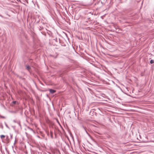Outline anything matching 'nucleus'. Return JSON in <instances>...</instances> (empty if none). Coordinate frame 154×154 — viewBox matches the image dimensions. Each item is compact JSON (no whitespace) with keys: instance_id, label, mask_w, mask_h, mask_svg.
Wrapping results in <instances>:
<instances>
[{"instance_id":"7ed1b4c3","label":"nucleus","mask_w":154,"mask_h":154,"mask_svg":"<svg viewBox=\"0 0 154 154\" xmlns=\"http://www.w3.org/2000/svg\"><path fill=\"white\" fill-rule=\"evenodd\" d=\"M150 63L151 64L154 63V61L152 60H151L150 61Z\"/></svg>"},{"instance_id":"20e7f679","label":"nucleus","mask_w":154,"mask_h":154,"mask_svg":"<svg viewBox=\"0 0 154 154\" xmlns=\"http://www.w3.org/2000/svg\"><path fill=\"white\" fill-rule=\"evenodd\" d=\"M26 68H27V69L28 70H29L30 69V67L29 66H26Z\"/></svg>"},{"instance_id":"f257e3e1","label":"nucleus","mask_w":154,"mask_h":154,"mask_svg":"<svg viewBox=\"0 0 154 154\" xmlns=\"http://www.w3.org/2000/svg\"><path fill=\"white\" fill-rule=\"evenodd\" d=\"M49 91L51 94H53L56 92V91L52 89H49Z\"/></svg>"},{"instance_id":"39448f33","label":"nucleus","mask_w":154,"mask_h":154,"mask_svg":"<svg viewBox=\"0 0 154 154\" xmlns=\"http://www.w3.org/2000/svg\"><path fill=\"white\" fill-rule=\"evenodd\" d=\"M12 103H13L14 104H15L16 103V101H13L12 102Z\"/></svg>"},{"instance_id":"f03ea898","label":"nucleus","mask_w":154,"mask_h":154,"mask_svg":"<svg viewBox=\"0 0 154 154\" xmlns=\"http://www.w3.org/2000/svg\"><path fill=\"white\" fill-rule=\"evenodd\" d=\"M5 137V136L4 135H2L1 136V138L2 139L4 138Z\"/></svg>"}]
</instances>
